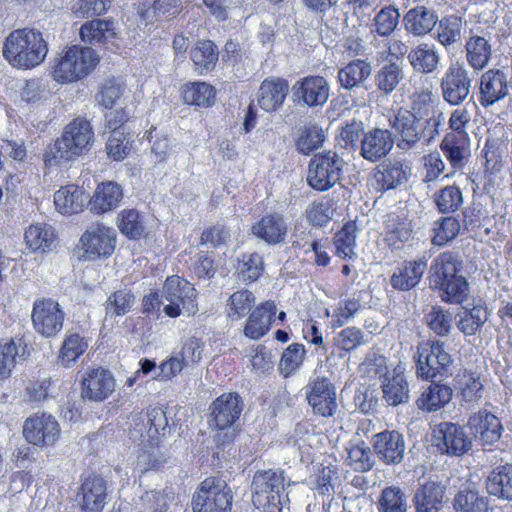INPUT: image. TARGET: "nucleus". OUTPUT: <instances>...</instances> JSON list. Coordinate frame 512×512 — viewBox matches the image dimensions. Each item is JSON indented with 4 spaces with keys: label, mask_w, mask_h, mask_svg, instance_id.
<instances>
[{
    "label": "nucleus",
    "mask_w": 512,
    "mask_h": 512,
    "mask_svg": "<svg viewBox=\"0 0 512 512\" xmlns=\"http://www.w3.org/2000/svg\"><path fill=\"white\" fill-rule=\"evenodd\" d=\"M440 148L452 167L462 168L464 166V159L468 152L467 137L447 133L440 144Z\"/></svg>",
    "instance_id": "de8ad7c7"
},
{
    "label": "nucleus",
    "mask_w": 512,
    "mask_h": 512,
    "mask_svg": "<svg viewBox=\"0 0 512 512\" xmlns=\"http://www.w3.org/2000/svg\"><path fill=\"white\" fill-rule=\"evenodd\" d=\"M437 447L450 456H462L472 449V438L457 423L442 422L436 430Z\"/></svg>",
    "instance_id": "a211bd4d"
},
{
    "label": "nucleus",
    "mask_w": 512,
    "mask_h": 512,
    "mask_svg": "<svg viewBox=\"0 0 512 512\" xmlns=\"http://www.w3.org/2000/svg\"><path fill=\"white\" fill-rule=\"evenodd\" d=\"M99 55L90 47H69L54 67L57 82L70 83L88 76L98 65Z\"/></svg>",
    "instance_id": "423d86ee"
},
{
    "label": "nucleus",
    "mask_w": 512,
    "mask_h": 512,
    "mask_svg": "<svg viewBox=\"0 0 512 512\" xmlns=\"http://www.w3.org/2000/svg\"><path fill=\"white\" fill-rule=\"evenodd\" d=\"M426 270L427 259L424 256L405 260L393 272L390 285L398 291H409L420 283Z\"/></svg>",
    "instance_id": "393cba45"
},
{
    "label": "nucleus",
    "mask_w": 512,
    "mask_h": 512,
    "mask_svg": "<svg viewBox=\"0 0 512 512\" xmlns=\"http://www.w3.org/2000/svg\"><path fill=\"white\" fill-rule=\"evenodd\" d=\"M461 401L468 405H476L482 398L484 385L479 374L464 371L457 381Z\"/></svg>",
    "instance_id": "603ef678"
},
{
    "label": "nucleus",
    "mask_w": 512,
    "mask_h": 512,
    "mask_svg": "<svg viewBox=\"0 0 512 512\" xmlns=\"http://www.w3.org/2000/svg\"><path fill=\"white\" fill-rule=\"evenodd\" d=\"M92 140L90 123L82 118L74 119L65 127L62 136L46 151V165L55 166L75 159L88 149Z\"/></svg>",
    "instance_id": "20e7f679"
},
{
    "label": "nucleus",
    "mask_w": 512,
    "mask_h": 512,
    "mask_svg": "<svg viewBox=\"0 0 512 512\" xmlns=\"http://www.w3.org/2000/svg\"><path fill=\"white\" fill-rule=\"evenodd\" d=\"M324 140L325 135L321 127L316 124L305 126L296 141V149L303 155H310L322 146Z\"/></svg>",
    "instance_id": "13d9d810"
},
{
    "label": "nucleus",
    "mask_w": 512,
    "mask_h": 512,
    "mask_svg": "<svg viewBox=\"0 0 512 512\" xmlns=\"http://www.w3.org/2000/svg\"><path fill=\"white\" fill-rule=\"evenodd\" d=\"M243 409L244 401L238 393H223L209 406V424L216 429L231 428L239 420Z\"/></svg>",
    "instance_id": "4468645a"
},
{
    "label": "nucleus",
    "mask_w": 512,
    "mask_h": 512,
    "mask_svg": "<svg viewBox=\"0 0 512 512\" xmlns=\"http://www.w3.org/2000/svg\"><path fill=\"white\" fill-rule=\"evenodd\" d=\"M89 195L74 185L62 187L54 194L56 209L64 215L76 214L83 211L86 203L89 204Z\"/></svg>",
    "instance_id": "e433bc0d"
},
{
    "label": "nucleus",
    "mask_w": 512,
    "mask_h": 512,
    "mask_svg": "<svg viewBox=\"0 0 512 512\" xmlns=\"http://www.w3.org/2000/svg\"><path fill=\"white\" fill-rule=\"evenodd\" d=\"M488 318V309L482 305H475L459 315L457 327L465 335L473 336L481 330Z\"/></svg>",
    "instance_id": "5fc2aeb1"
},
{
    "label": "nucleus",
    "mask_w": 512,
    "mask_h": 512,
    "mask_svg": "<svg viewBox=\"0 0 512 512\" xmlns=\"http://www.w3.org/2000/svg\"><path fill=\"white\" fill-rule=\"evenodd\" d=\"M289 90L287 80L282 78L264 80L258 91V103L260 107L273 112L283 104Z\"/></svg>",
    "instance_id": "f704fd0d"
},
{
    "label": "nucleus",
    "mask_w": 512,
    "mask_h": 512,
    "mask_svg": "<svg viewBox=\"0 0 512 512\" xmlns=\"http://www.w3.org/2000/svg\"><path fill=\"white\" fill-rule=\"evenodd\" d=\"M412 229L410 223L396 221L395 219L386 222L385 241L393 248H399L411 238Z\"/></svg>",
    "instance_id": "338daca9"
},
{
    "label": "nucleus",
    "mask_w": 512,
    "mask_h": 512,
    "mask_svg": "<svg viewBox=\"0 0 512 512\" xmlns=\"http://www.w3.org/2000/svg\"><path fill=\"white\" fill-rule=\"evenodd\" d=\"M216 90L206 82H193L185 86L183 99L185 103L209 107L215 102Z\"/></svg>",
    "instance_id": "6e6d98bb"
},
{
    "label": "nucleus",
    "mask_w": 512,
    "mask_h": 512,
    "mask_svg": "<svg viewBox=\"0 0 512 512\" xmlns=\"http://www.w3.org/2000/svg\"><path fill=\"white\" fill-rule=\"evenodd\" d=\"M459 230L460 224L456 218L442 217L434 224L432 243L436 246H443L456 238Z\"/></svg>",
    "instance_id": "680f3d73"
},
{
    "label": "nucleus",
    "mask_w": 512,
    "mask_h": 512,
    "mask_svg": "<svg viewBox=\"0 0 512 512\" xmlns=\"http://www.w3.org/2000/svg\"><path fill=\"white\" fill-rule=\"evenodd\" d=\"M116 36L115 25L112 21L91 20L85 22L80 28L81 40L85 43L97 44L106 42Z\"/></svg>",
    "instance_id": "09e8293b"
},
{
    "label": "nucleus",
    "mask_w": 512,
    "mask_h": 512,
    "mask_svg": "<svg viewBox=\"0 0 512 512\" xmlns=\"http://www.w3.org/2000/svg\"><path fill=\"white\" fill-rule=\"evenodd\" d=\"M294 95L307 106H322L329 98V85L322 76H307L295 83Z\"/></svg>",
    "instance_id": "a878e982"
},
{
    "label": "nucleus",
    "mask_w": 512,
    "mask_h": 512,
    "mask_svg": "<svg viewBox=\"0 0 512 512\" xmlns=\"http://www.w3.org/2000/svg\"><path fill=\"white\" fill-rule=\"evenodd\" d=\"M452 506L455 512H488L489 499L477 489L464 487L455 494Z\"/></svg>",
    "instance_id": "a18cd8bd"
},
{
    "label": "nucleus",
    "mask_w": 512,
    "mask_h": 512,
    "mask_svg": "<svg viewBox=\"0 0 512 512\" xmlns=\"http://www.w3.org/2000/svg\"><path fill=\"white\" fill-rule=\"evenodd\" d=\"M473 78L465 64L451 63L440 80L442 98L451 106H460L470 95Z\"/></svg>",
    "instance_id": "9b49d317"
},
{
    "label": "nucleus",
    "mask_w": 512,
    "mask_h": 512,
    "mask_svg": "<svg viewBox=\"0 0 512 512\" xmlns=\"http://www.w3.org/2000/svg\"><path fill=\"white\" fill-rule=\"evenodd\" d=\"M445 493L446 486L441 481L429 480L420 485L412 498L415 512H439Z\"/></svg>",
    "instance_id": "cd10ccee"
},
{
    "label": "nucleus",
    "mask_w": 512,
    "mask_h": 512,
    "mask_svg": "<svg viewBox=\"0 0 512 512\" xmlns=\"http://www.w3.org/2000/svg\"><path fill=\"white\" fill-rule=\"evenodd\" d=\"M60 428L57 420L47 413H36L26 419L23 426L25 439L34 445H52L57 440Z\"/></svg>",
    "instance_id": "dca6fc26"
},
{
    "label": "nucleus",
    "mask_w": 512,
    "mask_h": 512,
    "mask_svg": "<svg viewBox=\"0 0 512 512\" xmlns=\"http://www.w3.org/2000/svg\"><path fill=\"white\" fill-rule=\"evenodd\" d=\"M305 356V348L302 344L293 343L289 345L283 352L279 369L281 373L287 377L293 373L302 364Z\"/></svg>",
    "instance_id": "774afa93"
},
{
    "label": "nucleus",
    "mask_w": 512,
    "mask_h": 512,
    "mask_svg": "<svg viewBox=\"0 0 512 512\" xmlns=\"http://www.w3.org/2000/svg\"><path fill=\"white\" fill-rule=\"evenodd\" d=\"M428 327L438 336H448L452 328V314L441 306H432L426 315Z\"/></svg>",
    "instance_id": "69168bd1"
},
{
    "label": "nucleus",
    "mask_w": 512,
    "mask_h": 512,
    "mask_svg": "<svg viewBox=\"0 0 512 512\" xmlns=\"http://www.w3.org/2000/svg\"><path fill=\"white\" fill-rule=\"evenodd\" d=\"M492 46L488 39L471 35L465 44V59L474 72L483 71L490 63Z\"/></svg>",
    "instance_id": "58836bf2"
},
{
    "label": "nucleus",
    "mask_w": 512,
    "mask_h": 512,
    "mask_svg": "<svg viewBox=\"0 0 512 512\" xmlns=\"http://www.w3.org/2000/svg\"><path fill=\"white\" fill-rule=\"evenodd\" d=\"M87 347V342L79 334L73 333L68 335L61 347V363L65 366H70L86 351Z\"/></svg>",
    "instance_id": "0e129e2a"
},
{
    "label": "nucleus",
    "mask_w": 512,
    "mask_h": 512,
    "mask_svg": "<svg viewBox=\"0 0 512 512\" xmlns=\"http://www.w3.org/2000/svg\"><path fill=\"white\" fill-rule=\"evenodd\" d=\"M405 78L404 61L388 59L376 70L374 85L382 96H389L403 84Z\"/></svg>",
    "instance_id": "bb28decb"
},
{
    "label": "nucleus",
    "mask_w": 512,
    "mask_h": 512,
    "mask_svg": "<svg viewBox=\"0 0 512 512\" xmlns=\"http://www.w3.org/2000/svg\"><path fill=\"white\" fill-rule=\"evenodd\" d=\"M512 75L501 68L483 72L479 79L478 101L483 108H489L510 95Z\"/></svg>",
    "instance_id": "f8f14e48"
},
{
    "label": "nucleus",
    "mask_w": 512,
    "mask_h": 512,
    "mask_svg": "<svg viewBox=\"0 0 512 512\" xmlns=\"http://www.w3.org/2000/svg\"><path fill=\"white\" fill-rule=\"evenodd\" d=\"M115 388L111 372L98 367L89 370L82 379V397L92 401H103Z\"/></svg>",
    "instance_id": "4be33fe9"
},
{
    "label": "nucleus",
    "mask_w": 512,
    "mask_h": 512,
    "mask_svg": "<svg viewBox=\"0 0 512 512\" xmlns=\"http://www.w3.org/2000/svg\"><path fill=\"white\" fill-rule=\"evenodd\" d=\"M48 53L43 34L35 29L23 28L12 31L5 39L3 56L18 69H32L40 65Z\"/></svg>",
    "instance_id": "7ed1b4c3"
},
{
    "label": "nucleus",
    "mask_w": 512,
    "mask_h": 512,
    "mask_svg": "<svg viewBox=\"0 0 512 512\" xmlns=\"http://www.w3.org/2000/svg\"><path fill=\"white\" fill-rule=\"evenodd\" d=\"M433 199L438 211L442 214L454 213L463 204L462 192L456 185H448L436 191Z\"/></svg>",
    "instance_id": "4d7b16f0"
},
{
    "label": "nucleus",
    "mask_w": 512,
    "mask_h": 512,
    "mask_svg": "<svg viewBox=\"0 0 512 512\" xmlns=\"http://www.w3.org/2000/svg\"><path fill=\"white\" fill-rule=\"evenodd\" d=\"M346 162L335 151L317 153L308 165L307 184L317 191H327L340 182Z\"/></svg>",
    "instance_id": "6e6552de"
},
{
    "label": "nucleus",
    "mask_w": 512,
    "mask_h": 512,
    "mask_svg": "<svg viewBox=\"0 0 512 512\" xmlns=\"http://www.w3.org/2000/svg\"><path fill=\"white\" fill-rule=\"evenodd\" d=\"M399 18L400 13L397 8L393 6L382 8L373 19L375 29L372 32L382 37L390 36L395 31Z\"/></svg>",
    "instance_id": "bf43d9fd"
},
{
    "label": "nucleus",
    "mask_w": 512,
    "mask_h": 512,
    "mask_svg": "<svg viewBox=\"0 0 512 512\" xmlns=\"http://www.w3.org/2000/svg\"><path fill=\"white\" fill-rule=\"evenodd\" d=\"M264 271L263 257L257 253H246L242 255L238 264V273L243 281L253 282L257 280Z\"/></svg>",
    "instance_id": "052dcab7"
},
{
    "label": "nucleus",
    "mask_w": 512,
    "mask_h": 512,
    "mask_svg": "<svg viewBox=\"0 0 512 512\" xmlns=\"http://www.w3.org/2000/svg\"><path fill=\"white\" fill-rule=\"evenodd\" d=\"M31 320L37 333L53 337L62 330L64 312L53 299H37L33 304Z\"/></svg>",
    "instance_id": "ddd939ff"
},
{
    "label": "nucleus",
    "mask_w": 512,
    "mask_h": 512,
    "mask_svg": "<svg viewBox=\"0 0 512 512\" xmlns=\"http://www.w3.org/2000/svg\"><path fill=\"white\" fill-rule=\"evenodd\" d=\"M306 398L314 414L332 417L338 409L335 386L326 377H318L307 386Z\"/></svg>",
    "instance_id": "f3484780"
},
{
    "label": "nucleus",
    "mask_w": 512,
    "mask_h": 512,
    "mask_svg": "<svg viewBox=\"0 0 512 512\" xmlns=\"http://www.w3.org/2000/svg\"><path fill=\"white\" fill-rule=\"evenodd\" d=\"M256 297L248 289L235 291L227 300V317L232 321H238L249 314L255 304Z\"/></svg>",
    "instance_id": "864d4df0"
},
{
    "label": "nucleus",
    "mask_w": 512,
    "mask_h": 512,
    "mask_svg": "<svg viewBox=\"0 0 512 512\" xmlns=\"http://www.w3.org/2000/svg\"><path fill=\"white\" fill-rule=\"evenodd\" d=\"M28 356L27 344L22 338H11L0 343V380L8 378L16 364Z\"/></svg>",
    "instance_id": "72a5a7b5"
},
{
    "label": "nucleus",
    "mask_w": 512,
    "mask_h": 512,
    "mask_svg": "<svg viewBox=\"0 0 512 512\" xmlns=\"http://www.w3.org/2000/svg\"><path fill=\"white\" fill-rule=\"evenodd\" d=\"M232 499L231 489L224 479L208 477L193 495V512H230Z\"/></svg>",
    "instance_id": "1a4fd4ad"
},
{
    "label": "nucleus",
    "mask_w": 512,
    "mask_h": 512,
    "mask_svg": "<svg viewBox=\"0 0 512 512\" xmlns=\"http://www.w3.org/2000/svg\"><path fill=\"white\" fill-rule=\"evenodd\" d=\"M285 486L282 470H265L255 473L252 481V503L264 512L281 510V492Z\"/></svg>",
    "instance_id": "0eeeda50"
},
{
    "label": "nucleus",
    "mask_w": 512,
    "mask_h": 512,
    "mask_svg": "<svg viewBox=\"0 0 512 512\" xmlns=\"http://www.w3.org/2000/svg\"><path fill=\"white\" fill-rule=\"evenodd\" d=\"M190 58L200 74L215 69L219 59L217 45L211 40H199L190 51Z\"/></svg>",
    "instance_id": "c03bdc74"
},
{
    "label": "nucleus",
    "mask_w": 512,
    "mask_h": 512,
    "mask_svg": "<svg viewBox=\"0 0 512 512\" xmlns=\"http://www.w3.org/2000/svg\"><path fill=\"white\" fill-rule=\"evenodd\" d=\"M485 488L490 496L512 502V463L494 467L486 477Z\"/></svg>",
    "instance_id": "7c9ffc66"
},
{
    "label": "nucleus",
    "mask_w": 512,
    "mask_h": 512,
    "mask_svg": "<svg viewBox=\"0 0 512 512\" xmlns=\"http://www.w3.org/2000/svg\"><path fill=\"white\" fill-rule=\"evenodd\" d=\"M373 448L376 455L386 464H398L405 453L404 436L398 431L385 430L373 436Z\"/></svg>",
    "instance_id": "5701e85b"
},
{
    "label": "nucleus",
    "mask_w": 512,
    "mask_h": 512,
    "mask_svg": "<svg viewBox=\"0 0 512 512\" xmlns=\"http://www.w3.org/2000/svg\"><path fill=\"white\" fill-rule=\"evenodd\" d=\"M127 120V114L124 110L112 113L108 119L111 135L108 138L106 149L108 155L114 160H122L126 156L128 144L126 140Z\"/></svg>",
    "instance_id": "c756f323"
},
{
    "label": "nucleus",
    "mask_w": 512,
    "mask_h": 512,
    "mask_svg": "<svg viewBox=\"0 0 512 512\" xmlns=\"http://www.w3.org/2000/svg\"><path fill=\"white\" fill-rule=\"evenodd\" d=\"M438 16L432 9L416 6L408 10L403 17L405 30L414 36H424L435 27Z\"/></svg>",
    "instance_id": "4c0bfd02"
},
{
    "label": "nucleus",
    "mask_w": 512,
    "mask_h": 512,
    "mask_svg": "<svg viewBox=\"0 0 512 512\" xmlns=\"http://www.w3.org/2000/svg\"><path fill=\"white\" fill-rule=\"evenodd\" d=\"M408 61L413 70L421 74H431L437 70L440 54L435 45L419 44L408 53Z\"/></svg>",
    "instance_id": "79ce46f5"
},
{
    "label": "nucleus",
    "mask_w": 512,
    "mask_h": 512,
    "mask_svg": "<svg viewBox=\"0 0 512 512\" xmlns=\"http://www.w3.org/2000/svg\"><path fill=\"white\" fill-rule=\"evenodd\" d=\"M106 482L93 475L87 477L81 485L80 506L84 512H101L106 504Z\"/></svg>",
    "instance_id": "2f4dec72"
},
{
    "label": "nucleus",
    "mask_w": 512,
    "mask_h": 512,
    "mask_svg": "<svg viewBox=\"0 0 512 512\" xmlns=\"http://www.w3.org/2000/svg\"><path fill=\"white\" fill-rule=\"evenodd\" d=\"M277 306L274 301L268 300L257 305L250 313L245 323L243 333L245 337L258 340L264 337L274 321Z\"/></svg>",
    "instance_id": "b1692460"
},
{
    "label": "nucleus",
    "mask_w": 512,
    "mask_h": 512,
    "mask_svg": "<svg viewBox=\"0 0 512 512\" xmlns=\"http://www.w3.org/2000/svg\"><path fill=\"white\" fill-rule=\"evenodd\" d=\"M414 359L416 376L426 381L448 376L454 362L445 342L441 340L419 343Z\"/></svg>",
    "instance_id": "39448f33"
},
{
    "label": "nucleus",
    "mask_w": 512,
    "mask_h": 512,
    "mask_svg": "<svg viewBox=\"0 0 512 512\" xmlns=\"http://www.w3.org/2000/svg\"><path fill=\"white\" fill-rule=\"evenodd\" d=\"M81 243L90 259L110 256L115 249V231L101 223L92 225L82 235Z\"/></svg>",
    "instance_id": "6ab92c4d"
},
{
    "label": "nucleus",
    "mask_w": 512,
    "mask_h": 512,
    "mask_svg": "<svg viewBox=\"0 0 512 512\" xmlns=\"http://www.w3.org/2000/svg\"><path fill=\"white\" fill-rule=\"evenodd\" d=\"M467 427L474 439L482 446H492L497 443L504 431L501 420L486 408L472 412L468 417Z\"/></svg>",
    "instance_id": "2eb2a0df"
},
{
    "label": "nucleus",
    "mask_w": 512,
    "mask_h": 512,
    "mask_svg": "<svg viewBox=\"0 0 512 512\" xmlns=\"http://www.w3.org/2000/svg\"><path fill=\"white\" fill-rule=\"evenodd\" d=\"M394 142L404 152L417 151L431 145L440 134L443 113L431 103L430 95L419 96L412 110L400 108L389 117Z\"/></svg>",
    "instance_id": "f257e3e1"
},
{
    "label": "nucleus",
    "mask_w": 512,
    "mask_h": 512,
    "mask_svg": "<svg viewBox=\"0 0 512 512\" xmlns=\"http://www.w3.org/2000/svg\"><path fill=\"white\" fill-rule=\"evenodd\" d=\"M181 0H154L152 5H138L136 13L137 27L144 33L150 31L155 21H169L181 11Z\"/></svg>",
    "instance_id": "aec40b11"
},
{
    "label": "nucleus",
    "mask_w": 512,
    "mask_h": 512,
    "mask_svg": "<svg viewBox=\"0 0 512 512\" xmlns=\"http://www.w3.org/2000/svg\"><path fill=\"white\" fill-rule=\"evenodd\" d=\"M382 398L389 406H398L409 401V385L403 373L393 371L381 381Z\"/></svg>",
    "instance_id": "ea45409f"
},
{
    "label": "nucleus",
    "mask_w": 512,
    "mask_h": 512,
    "mask_svg": "<svg viewBox=\"0 0 512 512\" xmlns=\"http://www.w3.org/2000/svg\"><path fill=\"white\" fill-rule=\"evenodd\" d=\"M372 73L371 63L364 59H354L339 69L337 79L346 90L357 88L366 81Z\"/></svg>",
    "instance_id": "a19ab883"
},
{
    "label": "nucleus",
    "mask_w": 512,
    "mask_h": 512,
    "mask_svg": "<svg viewBox=\"0 0 512 512\" xmlns=\"http://www.w3.org/2000/svg\"><path fill=\"white\" fill-rule=\"evenodd\" d=\"M355 222H347L340 231L335 234L334 245L336 253L339 257L350 258L354 254V246L356 239Z\"/></svg>",
    "instance_id": "e2e57ef3"
},
{
    "label": "nucleus",
    "mask_w": 512,
    "mask_h": 512,
    "mask_svg": "<svg viewBox=\"0 0 512 512\" xmlns=\"http://www.w3.org/2000/svg\"><path fill=\"white\" fill-rule=\"evenodd\" d=\"M394 145L393 133L387 129L372 128L360 141L359 153L367 161L378 162L386 157Z\"/></svg>",
    "instance_id": "412c9836"
},
{
    "label": "nucleus",
    "mask_w": 512,
    "mask_h": 512,
    "mask_svg": "<svg viewBox=\"0 0 512 512\" xmlns=\"http://www.w3.org/2000/svg\"><path fill=\"white\" fill-rule=\"evenodd\" d=\"M408 172L409 167L402 162H389L376 174V180L382 190L395 189L407 181Z\"/></svg>",
    "instance_id": "3c124183"
},
{
    "label": "nucleus",
    "mask_w": 512,
    "mask_h": 512,
    "mask_svg": "<svg viewBox=\"0 0 512 512\" xmlns=\"http://www.w3.org/2000/svg\"><path fill=\"white\" fill-rule=\"evenodd\" d=\"M251 232L268 245H277L285 241L288 232L287 223L280 213L264 215L251 227Z\"/></svg>",
    "instance_id": "c85d7f7f"
},
{
    "label": "nucleus",
    "mask_w": 512,
    "mask_h": 512,
    "mask_svg": "<svg viewBox=\"0 0 512 512\" xmlns=\"http://www.w3.org/2000/svg\"><path fill=\"white\" fill-rule=\"evenodd\" d=\"M437 41L445 48L449 49L459 44L461 41L463 21L457 15H447L438 19Z\"/></svg>",
    "instance_id": "49530a36"
},
{
    "label": "nucleus",
    "mask_w": 512,
    "mask_h": 512,
    "mask_svg": "<svg viewBox=\"0 0 512 512\" xmlns=\"http://www.w3.org/2000/svg\"><path fill=\"white\" fill-rule=\"evenodd\" d=\"M462 268L463 262L453 252L441 253L430 266V286L446 303L462 304L468 298L469 283L460 273Z\"/></svg>",
    "instance_id": "f03ea898"
},
{
    "label": "nucleus",
    "mask_w": 512,
    "mask_h": 512,
    "mask_svg": "<svg viewBox=\"0 0 512 512\" xmlns=\"http://www.w3.org/2000/svg\"><path fill=\"white\" fill-rule=\"evenodd\" d=\"M408 495L405 489L391 485L382 489L378 498L379 512H407Z\"/></svg>",
    "instance_id": "8fccbe9b"
},
{
    "label": "nucleus",
    "mask_w": 512,
    "mask_h": 512,
    "mask_svg": "<svg viewBox=\"0 0 512 512\" xmlns=\"http://www.w3.org/2000/svg\"><path fill=\"white\" fill-rule=\"evenodd\" d=\"M25 241L27 246L34 252H50L56 242L55 230L46 223L31 224L25 231Z\"/></svg>",
    "instance_id": "37998d69"
},
{
    "label": "nucleus",
    "mask_w": 512,
    "mask_h": 512,
    "mask_svg": "<svg viewBox=\"0 0 512 512\" xmlns=\"http://www.w3.org/2000/svg\"><path fill=\"white\" fill-rule=\"evenodd\" d=\"M429 386L423 390L416 400L418 409L425 412H436L444 408L453 397V389L450 385L430 380Z\"/></svg>",
    "instance_id": "473e14b6"
},
{
    "label": "nucleus",
    "mask_w": 512,
    "mask_h": 512,
    "mask_svg": "<svg viewBox=\"0 0 512 512\" xmlns=\"http://www.w3.org/2000/svg\"><path fill=\"white\" fill-rule=\"evenodd\" d=\"M162 298L167 302L163 311L171 318L178 317L182 310L188 315H194L198 311L196 289L187 280L177 275L169 276L166 279Z\"/></svg>",
    "instance_id": "9d476101"
},
{
    "label": "nucleus",
    "mask_w": 512,
    "mask_h": 512,
    "mask_svg": "<svg viewBox=\"0 0 512 512\" xmlns=\"http://www.w3.org/2000/svg\"><path fill=\"white\" fill-rule=\"evenodd\" d=\"M123 198V190L115 182L101 183L95 189L94 195L89 197L90 211L101 215L117 208Z\"/></svg>",
    "instance_id": "c9c22d12"
}]
</instances>
